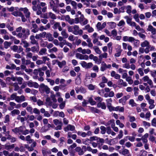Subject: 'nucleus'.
Returning a JSON list of instances; mask_svg holds the SVG:
<instances>
[{"mask_svg":"<svg viewBox=\"0 0 156 156\" xmlns=\"http://www.w3.org/2000/svg\"><path fill=\"white\" fill-rule=\"evenodd\" d=\"M39 90L41 93H43L45 91L47 94H49L50 92V89L43 83L40 85Z\"/></svg>","mask_w":156,"mask_h":156,"instance_id":"f257e3e1","label":"nucleus"},{"mask_svg":"<svg viewBox=\"0 0 156 156\" xmlns=\"http://www.w3.org/2000/svg\"><path fill=\"white\" fill-rule=\"evenodd\" d=\"M100 98L99 99L100 102L97 103V107L98 108L101 107L103 109H105L106 108L105 104L104 102H101L103 100V98L101 97H100Z\"/></svg>","mask_w":156,"mask_h":156,"instance_id":"f03ea898","label":"nucleus"},{"mask_svg":"<svg viewBox=\"0 0 156 156\" xmlns=\"http://www.w3.org/2000/svg\"><path fill=\"white\" fill-rule=\"evenodd\" d=\"M51 125L50 124H48V126L47 127L46 126H44L42 127L41 129V132H46L49 129V128H51Z\"/></svg>","mask_w":156,"mask_h":156,"instance_id":"7ed1b4c3","label":"nucleus"},{"mask_svg":"<svg viewBox=\"0 0 156 156\" xmlns=\"http://www.w3.org/2000/svg\"><path fill=\"white\" fill-rule=\"evenodd\" d=\"M90 109V110L91 112L93 113H99L100 112V110L95 108L94 107H91L90 106H89Z\"/></svg>","mask_w":156,"mask_h":156,"instance_id":"20e7f679","label":"nucleus"},{"mask_svg":"<svg viewBox=\"0 0 156 156\" xmlns=\"http://www.w3.org/2000/svg\"><path fill=\"white\" fill-rule=\"evenodd\" d=\"M75 151L78 152V154L79 155H82L84 154V152L83 150H82L80 147H76L75 149Z\"/></svg>","mask_w":156,"mask_h":156,"instance_id":"39448f33","label":"nucleus"},{"mask_svg":"<svg viewBox=\"0 0 156 156\" xmlns=\"http://www.w3.org/2000/svg\"><path fill=\"white\" fill-rule=\"evenodd\" d=\"M106 64L104 62H102L100 67V70L103 72L106 69Z\"/></svg>","mask_w":156,"mask_h":156,"instance_id":"423d86ee","label":"nucleus"},{"mask_svg":"<svg viewBox=\"0 0 156 156\" xmlns=\"http://www.w3.org/2000/svg\"><path fill=\"white\" fill-rule=\"evenodd\" d=\"M30 39L31 40V43L32 44H38L37 42L35 39L34 37V35H31L30 37Z\"/></svg>","mask_w":156,"mask_h":156,"instance_id":"0eeeda50","label":"nucleus"},{"mask_svg":"<svg viewBox=\"0 0 156 156\" xmlns=\"http://www.w3.org/2000/svg\"><path fill=\"white\" fill-rule=\"evenodd\" d=\"M114 111H119V112H124V108L123 107H120L119 106H118L116 107H114Z\"/></svg>","mask_w":156,"mask_h":156,"instance_id":"6e6552de","label":"nucleus"},{"mask_svg":"<svg viewBox=\"0 0 156 156\" xmlns=\"http://www.w3.org/2000/svg\"><path fill=\"white\" fill-rule=\"evenodd\" d=\"M141 45L142 47L147 46L148 48H150V47L149 42L147 40L145 41L144 42L141 43Z\"/></svg>","mask_w":156,"mask_h":156,"instance_id":"1a4fd4ad","label":"nucleus"},{"mask_svg":"<svg viewBox=\"0 0 156 156\" xmlns=\"http://www.w3.org/2000/svg\"><path fill=\"white\" fill-rule=\"evenodd\" d=\"M46 37L48 38L49 41H51L54 40L53 37H52V34L50 33H48L46 34Z\"/></svg>","mask_w":156,"mask_h":156,"instance_id":"9d476101","label":"nucleus"},{"mask_svg":"<svg viewBox=\"0 0 156 156\" xmlns=\"http://www.w3.org/2000/svg\"><path fill=\"white\" fill-rule=\"evenodd\" d=\"M37 45V48L36 46H33L31 47V51L33 52H35V51L37 52H38L39 51V45Z\"/></svg>","mask_w":156,"mask_h":156,"instance_id":"9b49d317","label":"nucleus"},{"mask_svg":"<svg viewBox=\"0 0 156 156\" xmlns=\"http://www.w3.org/2000/svg\"><path fill=\"white\" fill-rule=\"evenodd\" d=\"M88 103H89L91 105H94L96 104V102L94 101L92 97H90L88 99Z\"/></svg>","mask_w":156,"mask_h":156,"instance_id":"f8f14e48","label":"nucleus"},{"mask_svg":"<svg viewBox=\"0 0 156 156\" xmlns=\"http://www.w3.org/2000/svg\"><path fill=\"white\" fill-rule=\"evenodd\" d=\"M66 62L65 60H63L62 62H60L59 61L58 62V65L60 68H62L63 66L66 65Z\"/></svg>","mask_w":156,"mask_h":156,"instance_id":"ddd939ff","label":"nucleus"},{"mask_svg":"<svg viewBox=\"0 0 156 156\" xmlns=\"http://www.w3.org/2000/svg\"><path fill=\"white\" fill-rule=\"evenodd\" d=\"M111 124V127L113 128L115 127V120L114 119H112L108 122V125Z\"/></svg>","mask_w":156,"mask_h":156,"instance_id":"4468645a","label":"nucleus"},{"mask_svg":"<svg viewBox=\"0 0 156 156\" xmlns=\"http://www.w3.org/2000/svg\"><path fill=\"white\" fill-rule=\"evenodd\" d=\"M101 130V133L102 134H105L106 131V128L104 126H101L100 127Z\"/></svg>","mask_w":156,"mask_h":156,"instance_id":"2eb2a0df","label":"nucleus"},{"mask_svg":"<svg viewBox=\"0 0 156 156\" xmlns=\"http://www.w3.org/2000/svg\"><path fill=\"white\" fill-rule=\"evenodd\" d=\"M4 48L5 49H7L12 44V43L10 42H9L7 41H5L4 42Z\"/></svg>","mask_w":156,"mask_h":156,"instance_id":"dca6fc26","label":"nucleus"},{"mask_svg":"<svg viewBox=\"0 0 156 156\" xmlns=\"http://www.w3.org/2000/svg\"><path fill=\"white\" fill-rule=\"evenodd\" d=\"M48 16L52 19L55 20L56 19L55 15L51 12L48 13Z\"/></svg>","mask_w":156,"mask_h":156,"instance_id":"f3484780","label":"nucleus"},{"mask_svg":"<svg viewBox=\"0 0 156 156\" xmlns=\"http://www.w3.org/2000/svg\"><path fill=\"white\" fill-rule=\"evenodd\" d=\"M107 107L110 112H111L114 111V107L111 105V103H108L107 104Z\"/></svg>","mask_w":156,"mask_h":156,"instance_id":"a211bd4d","label":"nucleus"},{"mask_svg":"<svg viewBox=\"0 0 156 156\" xmlns=\"http://www.w3.org/2000/svg\"><path fill=\"white\" fill-rule=\"evenodd\" d=\"M122 51V49H120L116 50L117 53L115 54V57H118L120 56Z\"/></svg>","mask_w":156,"mask_h":156,"instance_id":"6ab92c4d","label":"nucleus"},{"mask_svg":"<svg viewBox=\"0 0 156 156\" xmlns=\"http://www.w3.org/2000/svg\"><path fill=\"white\" fill-rule=\"evenodd\" d=\"M133 18L135 20V21L138 22H140V20L139 18V14L138 13L135 14L133 16Z\"/></svg>","mask_w":156,"mask_h":156,"instance_id":"aec40b11","label":"nucleus"},{"mask_svg":"<svg viewBox=\"0 0 156 156\" xmlns=\"http://www.w3.org/2000/svg\"><path fill=\"white\" fill-rule=\"evenodd\" d=\"M19 10L20 11H23L24 13H26L28 11V9L27 7H25L24 8H20L19 9Z\"/></svg>","mask_w":156,"mask_h":156,"instance_id":"412c9836","label":"nucleus"},{"mask_svg":"<svg viewBox=\"0 0 156 156\" xmlns=\"http://www.w3.org/2000/svg\"><path fill=\"white\" fill-rule=\"evenodd\" d=\"M107 24H110L111 25L110 26H111V27L112 29H113L115 27H116V23L115 22H108Z\"/></svg>","mask_w":156,"mask_h":156,"instance_id":"4be33fe9","label":"nucleus"},{"mask_svg":"<svg viewBox=\"0 0 156 156\" xmlns=\"http://www.w3.org/2000/svg\"><path fill=\"white\" fill-rule=\"evenodd\" d=\"M47 51V49L46 48H42L39 51V54L40 55H43L44 54H45Z\"/></svg>","mask_w":156,"mask_h":156,"instance_id":"5701e85b","label":"nucleus"},{"mask_svg":"<svg viewBox=\"0 0 156 156\" xmlns=\"http://www.w3.org/2000/svg\"><path fill=\"white\" fill-rule=\"evenodd\" d=\"M81 83V78H76L75 80V83L76 85H79Z\"/></svg>","mask_w":156,"mask_h":156,"instance_id":"b1692460","label":"nucleus"},{"mask_svg":"<svg viewBox=\"0 0 156 156\" xmlns=\"http://www.w3.org/2000/svg\"><path fill=\"white\" fill-rule=\"evenodd\" d=\"M61 34L63 36L64 38H67L68 37V34L66 33L65 30H63L61 32Z\"/></svg>","mask_w":156,"mask_h":156,"instance_id":"393cba45","label":"nucleus"},{"mask_svg":"<svg viewBox=\"0 0 156 156\" xmlns=\"http://www.w3.org/2000/svg\"><path fill=\"white\" fill-rule=\"evenodd\" d=\"M69 2H71V4L74 7V9H76V8L77 3L75 1L70 0Z\"/></svg>","mask_w":156,"mask_h":156,"instance_id":"a878e982","label":"nucleus"},{"mask_svg":"<svg viewBox=\"0 0 156 156\" xmlns=\"http://www.w3.org/2000/svg\"><path fill=\"white\" fill-rule=\"evenodd\" d=\"M65 82V80L63 79H62L60 80V83L62 84H63V85H60V86L62 87H65L67 86V84H65L64 82Z\"/></svg>","mask_w":156,"mask_h":156,"instance_id":"bb28decb","label":"nucleus"},{"mask_svg":"<svg viewBox=\"0 0 156 156\" xmlns=\"http://www.w3.org/2000/svg\"><path fill=\"white\" fill-rule=\"evenodd\" d=\"M11 113L12 115L16 114L18 115L20 113V111L18 109H14L11 112Z\"/></svg>","mask_w":156,"mask_h":156,"instance_id":"cd10ccee","label":"nucleus"},{"mask_svg":"<svg viewBox=\"0 0 156 156\" xmlns=\"http://www.w3.org/2000/svg\"><path fill=\"white\" fill-rule=\"evenodd\" d=\"M83 55L79 53H77L76 54V57L81 60L83 58Z\"/></svg>","mask_w":156,"mask_h":156,"instance_id":"c85d7f7f","label":"nucleus"},{"mask_svg":"<svg viewBox=\"0 0 156 156\" xmlns=\"http://www.w3.org/2000/svg\"><path fill=\"white\" fill-rule=\"evenodd\" d=\"M125 18L126 19V22L128 24H130L131 23L132 19L129 18L128 16H125Z\"/></svg>","mask_w":156,"mask_h":156,"instance_id":"c756f323","label":"nucleus"},{"mask_svg":"<svg viewBox=\"0 0 156 156\" xmlns=\"http://www.w3.org/2000/svg\"><path fill=\"white\" fill-rule=\"evenodd\" d=\"M125 24L124 20H122L119 22V23L117 24V25L119 27H121L124 25Z\"/></svg>","mask_w":156,"mask_h":156,"instance_id":"7c9ffc66","label":"nucleus"},{"mask_svg":"<svg viewBox=\"0 0 156 156\" xmlns=\"http://www.w3.org/2000/svg\"><path fill=\"white\" fill-rule=\"evenodd\" d=\"M129 153V151L128 149H124L122 152V154L124 155H125Z\"/></svg>","mask_w":156,"mask_h":156,"instance_id":"2f4dec72","label":"nucleus"},{"mask_svg":"<svg viewBox=\"0 0 156 156\" xmlns=\"http://www.w3.org/2000/svg\"><path fill=\"white\" fill-rule=\"evenodd\" d=\"M95 86V85L94 86L92 84H90L88 86L89 89L91 90H94V89Z\"/></svg>","mask_w":156,"mask_h":156,"instance_id":"473e14b6","label":"nucleus"},{"mask_svg":"<svg viewBox=\"0 0 156 156\" xmlns=\"http://www.w3.org/2000/svg\"><path fill=\"white\" fill-rule=\"evenodd\" d=\"M41 39L42 40L41 42L42 43L41 44V46L43 47H46V45L48 44V42L47 41H43L42 39Z\"/></svg>","mask_w":156,"mask_h":156,"instance_id":"72a5a7b5","label":"nucleus"},{"mask_svg":"<svg viewBox=\"0 0 156 156\" xmlns=\"http://www.w3.org/2000/svg\"><path fill=\"white\" fill-rule=\"evenodd\" d=\"M9 121V115H7L5 117V120L4 121V122L5 123H6Z\"/></svg>","mask_w":156,"mask_h":156,"instance_id":"f704fd0d","label":"nucleus"},{"mask_svg":"<svg viewBox=\"0 0 156 156\" xmlns=\"http://www.w3.org/2000/svg\"><path fill=\"white\" fill-rule=\"evenodd\" d=\"M126 80L128 82V83L130 84H132L133 83V80L131 79V77H128L126 78Z\"/></svg>","mask_w":156,"mask_h":156,"instance_id":"c9c22d12","label":"nucleus"},{"mask_svg":"<svg viewBox=\"0 0 156 156\" xmlns=\"http://www.w3.org/2000/svg\"><path fill=\"white\" fill-rule=\"evenodd\" d=\"M126 138L128 137V139L131 142H133L134 141L135 138L134 136H127L126 137Z\"/></svg>","mask_w":156,"mask_h":156,"instance_id":"e433bc0d","label":"nucleus"},{"mask_svg":"<svg viewBox=\"0 0 156 156\" xmlns=\"http://www.w3.org/2000/svg\"><path fill=\"white\" fill-rule=\"evenodd\" d=\"M94 49L95 52L97 54H100L101 52V51L98 47H96V48H94Z\"/></svg>","mask_w":156,"mask_h":156,"instance_id":"4c0bfd02","label":"nucleus"},{"mask_svg":"<svg viewBox=\"0 0 156 156\" xmlns=\"http://www.w3.org/2000/svg\"><path fill=\"white\" fill-rule=\"evenodd\" d=\"M138 71L140 76H142L144 75V72L143 71V69L141 68H140L138 69Z\"/></svg>","mask_w":156,"mask_h":156,"instance_id":"58836bf2","label":"nucleus"},{"mask_svg":"<svg viewBox=\"0 0 156 156\" xmlns=\"http://www.w3.org/2000/svg\"><path fill=\"white\" fill-rule=\"evenodd\" d=\"M14 86L15 87V89H14V90L15 91H17L20 88V87L18 85V84L16 83H14Z\"/></svg>","mask_w":156,"mask_h":156,"instance_id":"ea45409f","label":"nucleus"},{"mask_svg":"<svg viewBox=\"0 0 156 156\" xmlns=\"http://www.w3.org/2000/svg\"><path fill=\"white\" fill-rule=\"evenodd\" d=\"M66 103L65 101L62 102L59 105V108L61 109H63L64 108L65 106Z\"/></svg>","mask_w":156,"mask_h":156,"instance_id":"a19ab883","label":"nucleus"},{"mask_svg":"<svg viewBox=\"0 0 156 156\" xmlns=\"http://www.w3.org/2000/svg\"><path fill=\"white\" fill-rule=\"evenodd\" d=\"M60 23H59L57 22L56 23L54 24V26L52 27V28L54 29H56L59 26H60Z\"/></svg>","mask_w":156,"mask_h":156,"instance_id":"79ce46f5","label":"nucleus"},{"mask_svg":"<svg viewBox=\"0 0 156 156\" xmlns=\"http://www.w3.org/2000/svg\"><path fill=\"white\" fill-rule=\"evenodd\" d=\"M93 66V64L92 62H90L87 63L86 69H89L91 68Z\"/></svg>","mask_w":156,"mask_h":156,"instance_id":"37998d69","label":"nucleus"},{"mask_svg":"<svg viewBox=\"0 0 156 156\" xmlns=\"http://www.w3.org/2000/svg\"><path fill=\"white\" fill-rule=\"evenodd\" d=\"M151 125L154 126H156V118H154L151 121Z\"/></svg>","mask_w":156,"mask_h":156,"instance_id":"c03bdc74","label":"nucleus"},{"mask_svg":"<svg viewBox=\"0 0 156 156\" xmlns=\"http://www.w3.org/2000/svg\"><path fill=\"white\" fill-rule=\"evenodd\" d=\"M79 90L80 92L83 93H84L86 92V89L82 86H81L80 87Z\"/></svg>","mask_w":156,"mask_h":156,"instance_id":"a18cd8bd","label":"nucleus"},{"mask_svg":"<svg viewBox=\"0 0 156 156\" xmlns=\"http://www.w3.org/2000/svg\"><path fill=\"white\" fill-rule=\"evenodd\" d=\"M106 131L107 133L108 134H111V132H112L110 126H108L106 128Z\"/></svg>","mask_w":156,"mask_h":156,"instance_id":"49530a36","label":"nucleus"},{"mask_svg":"<svg viewBox=\"0 0 156 156\" xmlns=\"http://www.w3.org/2000/svg\"><path fill=\"white\" fill-rule=\"evenodd\" d=\"M12 131L16 133H18L19 131L22 132V131H20L19 129L17 127H16L14 129H12Z\"/></svg>","mask_w":156,"mask_h":156,"instance_id":"de8ad7c7","label":"nucleus"},{"mask_svg":"<svg viewBox=\"0 0 156 156\" xmlns=\"http://www.w3.org/2000/svg\"><path fill=\"white\" fill-rule=\"evenodd\" d=\"M11 49L14 52H16L18 49V47L16 45H14L12 46V48H11Z\"/></svg>","mask_w":156,"mask_h":156,"instance_id":"09e8293b","label":"nucleus"},{"mask_svg":"<svg viewBox=\"0 0 156 156\" xmlns=\"http://www.w3.org/2000/svg\"><path fill=\"white\" fill-rule=\"evenodd\" d=\"M46 35V33L45 32H44L41 33L39 34L40 37L44 38Z\"/></svg>","mask_w":156,"mask_h":156,"instance_id":"8fccbe9b","label":"nucleus"},{"mask_svg":"<svg viewBox=\"0 0 156 156\" xmlns=\"http://www.w3.org/2000/svg\"><path fill=\"white\" fill-rule=\"evenodd\" d=\"M128 9L126 10V12L128 14H130L131 12V7L130 5H128L127 6Z\"/></svg>","mask_w":156,"mask_h":156,"instance_id":"3c124183","label":"nucleus"},{"mask_svg":"<svg viewBox=\"0 0 156 156\" xmlns=\"http://www.w3.org/2000/svg\"><path fill=\"white\" fill-rule=\"evenodd\" d=\"M106 22H105L103 23L101 27H99V30H101L103 29L106 26Z\"/></svg>","mask_w":156,"mask_h":156,"instance_id":"603ef678","label":"nucleus"},{"mask_svg":"<svg viewBox=\"0 0 156 156\" xmlns=\"http://www.w3.org/2000/svg\"><path fill=\"white\" fill-rule=\"evenodd\" d=\"M81 65L83 68L86 69L87 63L85 61L81 62Z\"/></svg>","mask_w":156,"mask_h":156,"instance_id":"864d4df0","label":"nucleus"},{"mask_svg":"<svg viewBox=\"0 0 156 156\" xmlns=\"http://www.w3.org/2000/svg\"><path fill=\"white\" fill-rule=\"evenodd\" d=\"M92 69L93 70L97 72H98L99 68L98 66L97 65H94Z\"/></svg>","mask_w":156,"mask_h":156,"instance_id":"5fc2aeb1","label":"nucleus"},{"mask_svg":"<svg viewBox=\"0 0 156 156\" xmlns=\"http://www.w3.org/2000/svg\"><path fill=\"white\" fill-rule=\"evenodd\" d=\"M23 43L24 44V45L23 47L25 48H27L29 46V44L27 42L25 41H22Z\"/></svg>","mask_w":156,"mask_h":156,"instance_id":"6e6d98bb","label":"nucleus"},{"mask_svg":"<svg viewBox=\"0 0 156 156\" xmlns=\"http://www.w3.org/2000/svg\"><path fill=\"white\" fill-rule=\"evenodd\" d=\"M16 93H14L12 94L10 96V99L12 100H13L16 98Z\"/></svg>","mask_w":156,"mask_h":156,"instance_id":"4d7b16f0","label":"nucleus"},{"mask_svg":"<svg viewBox=\"0 0 156 156\" xmlns=\"http://www.w3.org/2000/svg\"><path fill=\"white\" fill-rule=\"evenodd\" d=\"M70 75L74 77L76 75V73L73 70L70 71Z\"/></svg>","mask_w":156,"mask_h":156,"instance_id":"13d9d810","label":"nucleus"},{"mask_svg":"<svg viewBox=\"0 0 156 156\" xmlns=\"http://www.w3.org/2000/svg\"><path fill=\"white\" fill-rule=\"evenodd\" d=\"M55 94H53L51 96V97L52 98V100L53 102L55 103H56L57 101V99L55 98Z\"/></svg>","mask_w":156,"mask_h":156,"instance_id":"bf43d9fd","label":"nucleus"},{"mask_svg":"<svg viewBox=\"0 0 156 156\" xmlns=\"http://www.w3.org/2000/svg\"><path fill=\"white\" fill-rule=\"evenodd\" d=\"M33 112L37 114H40L39 110L36 108H35L34 109Z\"/></svg>","mask_w":156,"mask_h":156,"instance_id":"052dcab7","label":"nucleus"},{"mask_svg":"<svg viewBox=\"0 0 156 156\" xmlns=\"http://www.w3.org/2000/svg\"><path fill=\"white\" fill-rule=\"evenodd\" d=\"M69 130L71 131H73L75 129V127L73 125H72L70 124H69Z\"/></svg>","mask_w":156,"mask_h":156,"instance_id":"680f3d73","label":"nucleus"},{"mask_svg":"<svg viewBox=\"0 0 156 156\" xmlns=\"http://www.w3.org/2000/svg\"><path fill=\"white\" fill-rule=\"evenodd\" d=\"M138 35L141 38L144 39L145 38V35L143 34H141L140 33H138Z\"/></svg>","mask_w":156,"mask_h":156,"instance_id":"e2e57ef3","label":"nucleus"},{"mask_svg":"<svg viewBox=\"0 0 156 156\" xmlns=\"http://www.w3.org/2000/svg\"><path fill=\"white\" fill-rule=\"evenodd\" d=\"M123 95V94L122 93H119L116 94V97L117 98H119L122 97Z\"/></svg>","mask_w":156,"mask_h":156,"instance_id":"0e129e2a","label":"nucleus"},{"mask_svg":"<svg viewBox=\"0 0 156 156\" xmlns=\"http://www.w3.org/2000/svg\"><path fill=\"white\" fill-rule=\"evenodd\" d=\"M26 109L27 111L30 112L31 114H32V108L31 106H27L26 108Z\"/></svg>","mask_w":156,"mask_h":156,"instance_id":"69168bd1","label":"nucleus"},{"mask_svg":"<svg viewBox=\"0 0 156 156\" xmlns=\"http://www.w3.org/2000/svg\"><path fill=\"white\" fill-rule=\"evenodd\" d=\"M98 137L96 136H91L90 137V141H91L93 140H98Z\"/></svg>","mask_w":156,"mask_h":156,"instance_id":"338daca9","label":"nucleus"},{"mask_svg":"<svg viewBox=\"0 0 156 156\" xmlns=\"http://www.w3.org/2000/svg\"><path fill=\"white\" fill-rule=\"evenodd\" d=\"M111 34L114 36H116L117 35V32L116 30L114 29L112 30L111 32Z\"/></svg>","mask_w":156,"mask_h":156,"instance_id":"774afa93","label":"nucleus"}]
</instances>
